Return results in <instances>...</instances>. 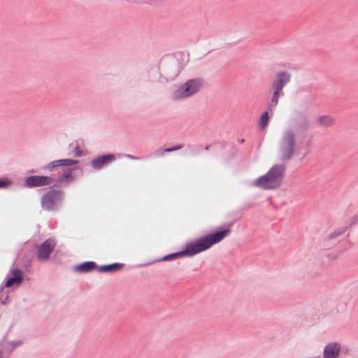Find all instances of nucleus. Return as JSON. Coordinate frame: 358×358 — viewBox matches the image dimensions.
Returning <instances> with one entry per match:
<instances>
[{
    "instance_id": "nucleus-1",
    "label": "nucleus",
    "mask_w": 358,
    "mask_h": 358,
    "mask_svg": "<svg viewBox=\"0 0 358 358\" xmlns=\"http://www.w3.org/2000/svg\"><path fill=\"white\" fill-rule=\"evenodd\" d=\"M234 221L218 227L215 231L185 244L180 251L164 255L152 260L148 264L160 262L173 261L183 257H192L210 248L213 245L220 243L231 232Z\"/></svg>"
},
{
    "instance_id": "nucleus-2",
    "label": "nucleus",
    "mask_w": 358,
    "mask_h": 358,
    "mask_svg": "<svg viewBox=\"0 0 358 358\" xmlns=\"http://www.w3.org/2000/svg\"><path fill=\"white\" fill-rule=\"evenodd\" d=\"M286 167L284 164H275L264 176L259 177L254 185L263 189H275L280 187L285 178Z\"/></svg>"
},
{
    "instance_id": "nucleus-3",
    "label": "nucleus",
    "mask_w": 358,
    "mask_h": 358,
    "mask_svg": "<svg viewBox=\"0 0 358 358\" xmlns=\"http://www.w3.org/2000/svg\"><path fill=\"white\" fill-rule=\"evenodd\" d=\"M296 136L293 129H287L282 134L278 150L281 162L289 161L294 154L296 149Z\"/></svg>"
},
{
    "instance_id": "nucleus-4",
    "label": "nucleus",
    "mask_w": 358,
    "mask_h": 358,
    "mask_svg": "<svg viewBox=\"0 0 358 358\" xmlns=\"http://www.w3.org/2000/svg\"><path fill=\"white\" fill-rule=\"evenodd\" d=\"M52 185L41 197V206L45 211H56L62 204L65 193L62 189L52 188Z\"/></svg>"
},
{
    "instance_id": "nucleus-5",
    "label": "nucleus",
    "mask_w": 358,
    "mask_h": 358,
    "mask_svg": "<svg viewBox=\"0 0 358 358\" xmlns=\"http://www.w3.org/2000/svg\"><path fill=\"white\" fill-rule=\"evenodd\" d=\"M203 81L201 78L190 79L182 85L172 94L174 101L184 99L193 96L201 90Z\"/></svg>"
},
{
    "instance_id": "nucleus-6",
    "label": "nucleus",
    "mask_w": 358,
    "mask_h": 358,
    "mask_svg": "<svg viewBox=\"0 0 358 358\" xmlns=\"http://www.w3.org/2000/svg\"><path fill=\"white\" fill-rule=\"evenodd\" d=\"M53 178L43 175H33L27 176L23 181V186L27 188H35L51 185Z\"/></svg>"
},
{
    "instance_id": "nucleus-7",
    "label": "nucleus",
    "mask_w": 358,
    "mask_h": 358,
    "mask_svg": "<svg viewBox=\"0 0 358 358\" xmlns=\"http://www.w3.org/2000/svg\"><path fill=\"white\" fill-rule=\"evenodd\" d=\"M292 75L290 73L285 71H278L271 83V90L278 91L283 92V88L289 83L291 80Z\"/></svg>"
},
{
    "instance_id": "nucleus-8",
    "label": "nucleus",
    "mask_w": 358,
    "mask_h": 358,
    "mask_svg": "<svg viewBox=\"0 0 358 358\" xmlns=\"http://www.w3.org/2000/svg\"><path fill=\"white\" fill-rule=\"evenodd\" d=\"M77 169H79L81 171L80 169H78L76 167L62 169V175L57 178H53L52 187H57L66 186L71 181L75 180L76 176L73 173V171Z\"/></svg>"
},
{
    "instance_id": "nucleus-9",
    "label": "nucleus",
    "mask_w": 358,
    "mask_h": 358,
    "mask_svg": "<svg viewBox=\"0 0 358 358\" xmlns=\"http://www.w3.org/2000/svg\"><path fill=\"white\" fill-rule=\"evenodd\" d=\"M56 246L53 238H48L38 248L37 257L41 262L47 261Z\"/></svg>"
},
{
    "instance_id": "nucleus-10",
    "label": "nucleus",
    "mask_w": 358,
    "mask_h": 358,
    "mask_svg": "<svg viewBox=\"0 0 358 358\" xmlns=\"http://www.w3.org/2000/svg\"><path fill=\"white\" fill-rule=\"evenodd\" d=\"M23 277L24 273L21 269L18 268L10 269L3 281L4 286L6 288H10L15 284L19 286L23 281Z\"/></svg>"
},
{
    "instance_id": "nucleus-11",
    "label": "nucleus",
    "mask_w": 358,
    "mask_h": 358,
    "mask_svg": "<svg viewBox=\"0 0 358 358\" xmlns=\"http://www.w3.org/2000/svg\"><path fill=\"white\" fill-rule=\"evenodd\" d=\"M115 160V155L107 153L96 157L91 161V166L96 171H99Z\"/></svg>"
},
{
    "instance_id": "nucleus-12",
    "label": "nucleus",
    "mask_w": 358,
    "mask_h": 358,
    "mask_svg": "<svg viewBox=\"0 0 358 358\" xmlns=\"http://www.w3.org/2000/svg\"><path fill=\"white\" fill-rule=\"evenodd\" d=\"M294 125L298 131L306 134L310 128V122L306 113L298 112L294 118Z\"/></svg>"
},
{
    "instance_id": "nucleus-13",
    "label": "nucleus",
    "mask_w": 358,
    "mask_h": 358,
    "mask_svg": "<svg viewBox=\"0 0 358 358\" xmlns=\"http://www.w3.org/2000/svg\"><path fill=\"white\" fill-rule=\"evenodd\" d=\"M341 351V345L332 342L327 344L323 350V358H338Z\"/></svg>"
},
{
    "instance_id": "nucleus-14",
    "label": "nucleus",
    "mask_w": 358,
    "mask_h": 358,
    "mask_svg": "<svg viewBox=\"0 0 358 358\" xmlns=\"http://www.w3.org/2000/svg\"><path fill=\"white\" fill-rule=\"evenodd\" d=\"M96 269L98 271V265L96 262L92 261L84 262L73 267L74 271L80 273H89Z\"/></svg>"
},
{
    "instance_id": "nucleus-15",
    "label": "nucleus",
    "mask_w": 358,
    "mask_h": 358,
    "mask_svg": "<svg viewBox=\"0 0 358 358\" xmlns=\"http://www.w3.org/2000/svg\"><path fill=\"white\" fill-rule=\"evenodd\" d=\"M124 266V264L115 262L109 264L98 266V271L99 273H113L122 270Z\"/></svg>"
},
{
    "instance_id": "nucleus-16",
    "label": "nucleus",
    "mask_w": 358,
    "mask_h": 358,
    "mask_svg": "<svg viewBox=\"0 0 358 358\" xmlns=\"http://www.w3.org/2000/svg\"><path fill=\"white\" fill-rule=\"evenodd\" d=\"M22 344V341H15L7 342V335H4L0 340V347H3L6 350L8 355L11 354L16 348L20 346Z\"/></svg>"
},
{
    "instance_id": "nucleus-17",
    "label": "nucleus",
    "mask_w": 358,
    "mask_h": 358,
    "mask_svg": "<svg viewBox=\"0 0 358 358\" xmlns=\"http://www.w3.org/2000/svg\"><path fill=\"white\" fill-rule=\"evenodd\" d=\"M272 91H273V94H272L271 99L266 106V109L268 110H269L271 113H272L273 110H274V108L277 106L278 101H279V98L280 96H284L283 92H280L278 91H275V90H272Z\"/></svg>"
},
{
    "instance_id": "nucleus-18",
    "label": "nucleus",
    "mask_w": 358,
    "mask_h": 358,
    "mask_svg": "<svg viewBox=\"0 0 358 358\" xmlns=\"http://www.w3.org/2000/svg\"><path fill=\"white\" fill-rule=\"evenodd\" d=\"M334 119L330 115H322L318 118V124L322 127H331L334 124Z\"/></svg>"
},
{
    "instance_id": "nucleus-19",
    "label": "nucleus",
    "mask_w": 358,
    "mask_h": 358,
    "mask_svg": "<svg viewBox=\"0 0 358 358\" xmlns=\"http://www.w3.org/2000/svg\"><path fill=\"white\" fill-rule=\"evenodd\" d=\"M267 109L260 116L259 127L261 130H264L268 124L270 115Z\"/></svg>"
},
{
    "instance_id": "nucleus-20",
    "label": "nucleus",
    "mask_w": 358,
    "mask_h": 358,
    "mask_svg": "<svg viewBox=\"0 0 358 358\" xmlns=\"http://www.w3.org/2000/svg\"><path fill=\"white\" fill-rule=\"evenodd\" d=\"M183 146L184 145L182 144L176 145L171 148H165L162 150H159L157 152H155V155L157 157H162L164 155L165 153H169V152L179 150L182 149L183 148Z\"/></svg>"
},
{
    "instance_id": "nucleus-21",
    "label": "nucleus",
    "mask_w": 358,
    "mask_h": 358,
    "mask_svg": "<svg viewBox=\"0 0 358 358\" xmlns=\"http://www.w3.org/2000/svg\"><path fill=\"white\" fill-rule=\"evenodd\" d=\"M59 166H61L60 161H59V159H57V160L52 161V162L48 163L47 164H45V166H43V169L49 171H52Z\"/></svg>"
},
{
    "instance_id": "nucleus-22",
    "label": "nucleus",
    "mask_w": 358,
    "mask_h": 358,
    "mask_svg": "<svg viewBox=\"0 0 358 358\" xmlns=\"http://www.w3.org/2000/svg\"><path fill=\"white\" fill-rule=\"evenodd\" d=\"M59 161L61 166H70L78 163V160L72 159H60Z\"/></svg>"
},
{
    "instance_id": "nucleus-23",
    "label": "nucleus",
    "mask_w": 358,
    "mask_h": 358,
    "mask_svg": "<svg viewBox=\"0 0 358 358\" xmlns=\"http://www.w3.org/2000/svg\"><path fill=\"white\" fill-rule=\"evenodd\" d=\"M12 184L10 179L3 177L0 178V189H6Z\"/></svg>"
},
{
    "instance_id": "nucleus-24",
    "label": "nucleus",
    "mask_w": 358,
    "mask_h": 358,
    "mask_svg": "<svg viewBox=\"0 0 358 358\" xmlns=\"http://www.w3.org/2000/svg\"><path fill=\"white\" fill-rule=\"evenodd\" d=\"M187 148L190 150V152L194 155L201 152L203 147L201 145H188Z\"/></svg>"
},
{
    "instance_id": "nucleus-25",
    "label": "nucleus",
    "mask_w": 358,
    "mask_h": 358,
    "mask_svg": "<svg viewBox=\"0 0 358 358\" xmlns=\"http://www.w3.org/2000/svg\"><path fill=\"white\" fill-rule=\"evenodd\" d=\"M345 231V229H343L342 230H337V231H335L334 232L330 234L329 236H328V239H333L334 238H336L339 236H341V234H343Z\"/></svg>"
},
{
    "instance_id": "nucleus-26",
    "label": "nucleus",
    "mask_w": 358,
    "mask_h": 358,
    "mask_svg": "<svg viewBox=\"0 0 358 358\" xmlns=\"http://www.w3.org/2000/svg\"><path fill=\"white\" fill-rule=\"evenodd\" d=\"M73 152L74 155L76 157H81L83 155V152L79 146H76L73 149Z\"/></svg>"
},
{
    "instance_id": "nucleus-27",
    "label": "nucleus",
    "mask_w": 358,
    "mask_h": 358,
    "mask_svg": "<svg viewBox=\"0 0 358 358\" xmlns=\"http://www.w3.org/2000/svg\"><path fill=\"white\" fill-rule=\"evenodd\" d=\"M358 223V215L352 216L350 220V227H352Z\"/></svg>"
},
{
    "instance_id": "nucleus-28",
    "label": "nucleus",
    "mask_w": 358,
    "mask_h": 358,
    "mask_svg": "<svg viewBox=\"0 0 358 358\" xmlns=\"http://www.w3.org/2000/svg\"><path fill=\"white\" fill-rule=\"evenodd\" d=\"M126 157L128 158V159H133V160H136V159H138L139 158L136 157H134L133 155H127Z\"/></svg>"
},
{
    "instance_id": "nucleus-29",
    "label": "nucleus",
    "mask_w": 358,
    "mask_h": 358,
    "mask_svg": "<svg viewBox=\"0 0 358 358\" xmlns=\"http://www.w3.org/2000/svg\"><path fill=\"white\" fill-rule=\"evenodd\" d=\"M37 172H38V171H37V170H36V169H30V170L27 171V174H28V173H37Z\"/></svg>"
},
{
    "instance_id": "nucleus-30",
    "label": "nucleus",
    "mask_w": 358,
    "mask_h": 358,
    "mask_svg": "<svg viewBox=\"0 0 358 358\" xmlns=\"http://www.w3.org/2000/svg\"><path fill=\"white\" fill-rule=\"evenodd\" d=\"M215 145L213 144H210V145H208L204 147V150H208L210 148L213 147Z\"/></svg>"
},
{
    "instance_id": "nucleus-31",
    "label": "nucleus",
    "mask_w": 358,
    "mask_h": 358,
    "mask_svg": "<svg viewBox=\"0 0 358 358\" xmlns=\"http://www.w3.org/2000/svg\"><path fill=\"white\" fill-rule=\"evenodd\" d=\"M238 142L240 143H243L245 142V139L244 138L238 139Z\"/></svg>"
},
{
    "instance_id": "nucleus-32",
    "label": "nucleus",
    "mask_w": 358,
    "mask_h": 358,
    "mask_svg": "<svg viewBox=\"0 0 358 358\" xmlns=\"http://www.w3.org/2000/svg\"><path fill=\"white\" fill-rule=\"evenodd\" d=\"M0 358H4L3 357V351L1 350H0Z\"/></svg>"
},
{
    "instance_id": "nucleus-33",
    "label": "nucleus",
    "mask_w": 358,
    "mask_h": 358,
    "mask_svg": "<svg viewBox=\"0 0 358 358\" xmlns=\"http://www.w3.org/2000/svg\"><path fill=\"white\" fill-rule=\"evenodd\" d=\"M225 146H226V143H224V142L221 143V147H222V148H225Z\"/></svg>"
},
{
    "instance_id": "nucleus-34",
    "label": "nucleus",
    "mask_w": 358,
    "mask_h": 358,
    "mask_svg": "<svg viewBox=\"0 0 358 358\" xmlns=\"http://www.w3.org/2000/svg\"><path fill=\"white\" fill-rule=\"evenodd\" d=\"M7 299H8V298L6 297V298L5 299V300L1 301V304H3V305H4V304H6V300Z\"/></svg>"
},
{
    "instance_id": "nucleus-35",
    "label": "nucleus",
    "mask_w": 358,
    "mask_h": 358,
    "mask_svg": "<svg viewBox=\"0 0 358 358\" xmlns=\"http://www.w3.org/2000/svg\"><path fill=\"white\" fill-rule=\"evenodd\" d=\"M310 141H308V143H307V145H308V146H309V145H310Z\"/></svg>"
}]
</instances>
